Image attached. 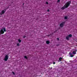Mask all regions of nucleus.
I'll return each instance as SVG.
<instances>
[{"mask_svg":"<svg viewBox=\"0 0 77 77\" xmlns=\"http://www.w3.org/2000/svg\"><path fill=\"white\" fill-rule=\"evenodd\" d=\"M71 1H69V2H67L65 4V5L66 6V8H68L69 7L70 5V4H71Z\"/></svg>","mask_w":77,"mask_h":77,"instance_id":"1","label":"nucleus"},{"mask_svg":"<svg viewBox=\"0 0 77 77\" xmlns=\"http://www.w3.org/2000/svg\"><path fill=\"white\" fill-rule=\"evenodd\" d=\"M8 58H9V56L8 55H5V58H4L5 61H7L8 59Z\"/></svg>","mask_w":77,"mask_h":77,"instance_id":"2","label":"nucleus"},{"mask_svg":"<svg viewBox=\"0 0 77 77\" xmlns=\"http://www.w3.org/2000/svg\"><path fill=\"white\" fill-rule=\"evenodd\" d=\"M65 24V22H63L62 23H61L60 25V27H63V25H64Z\"/></svg>","mask_w":77,"mask_h":77,"instance_id":"3","label":"nucleus"},{"mask_svg":"<svg viewBox=\"0 0 77 77\" xmlns=\"http://www.w3.org/2000/svg\"><path fill=\"white\" fill-rule=\"evenodd\" d=\"M5 12H6V10H5V11H4V10H2V13H0L1 15H2V14H4Z\"/></svg>","mask_w":77,"mask_h":77,"instance_id":"4","label":"nucleus"},{"mask_svg":"<svg viewBox=\"0 0 77 77\" xmlns=\"http://www.w3.org/2000/svg\"><path fill=\"white\" fill-rule=\"evenodd\" d=\"M0 33L1 34H3L5 33V32L3 31V29H2L0 31Z\"/></svg>","mask_w":77,"mask_h":77,"instance_id":"5","label":"nucleus"},{"mask_svg":"<svg viewBox=\"0 0 77 77\" xmlns=\"http://www.w3.org/2000/svg\"><path fill=\"white\" fill-rule=\"evenodd\" d=\"M69 55L70 56V57H74V55H72V54L71 53V52H69Z\"/></svg>","mask_w":77,"mask_h":77,"instance_id":"6","label":"nucleus"},{"mask_svg":"<svg viewBox=\"0 0 77 77\" xmlns=\"http://www.w3.org/2000/svg\"><path fill=\"white\" fill-rule=\"evenodd\" d=\"M65 8H66V6L65 5L63 7L61 8V9H62V10H63V9H65Z\"/></svg>","mask_w":77,"mask_h":77,"instance_id":"7","label":"nucleus"},{"mask_svg":"<svg viewBox=\"0 0 77 77\" xmlns=\"http://www.w3.org/2000/svg\"><path fill=\"white\" fill-rule=\"evenodd\" d=\"M66 38L67 40H69V37L68 35L66 37Z\"/></svg>","mask_w":77,"mask_h":77,"instance_id":"8","label":"nucleus"},{"mask_svg":"<svg viewBox=\"0 0 77 77\" xmlns=\"http://www.w3.org/2000/svg\"><path fill=\"white\" fill-rule=\"evenodd\" d=\"M50 42L49 41H46V44H50Z\"/></svg>","mask_w":77,"mask_h":77,"instance_id":"9","label":"nucleus"},{"mask_svg":"<svg viewBox=\"0 0 77 77\" xmlns=\"http://www.w3.org/2000/svg\"><path fill=\"white\" fill-rule=\"evenodd\" d=\"M68 36L69 38H71V37H72V35H71V34H70V35H68Z\"/></svg>","mask_w":77,"mask_h":77,"instance_id":"10","label":"nucleus"},{"mask_svg":"<svg viewBox=\"0 0 77 77\" xmlns=\"http://www.w3.org/2000/svg\"><path fill=\"white\" fill-rule=\"evenodd\" d=\"M72 54H76V52H75V51H73Z\"/></svg>","mask_w":77,"mask_h":77,"instance_id":"11","label":"nucleus"},{"mask_svg":"<svg viewBox=\"0 0 77 77\" xmlns=\"http://www.w3.org/2000/svg\"><path fill=\"white\" fill-rule=\"evenodd\" d=\"M62 59V58L61 57H60L59 58V60L60 61H61Z\"/></svg>","mask_w":77,"mask_h":77,"instance_id":"12","label":"nucleus"},{"mask_svg":"<svg viewBox=\"0 0 77 77\" xmlns=\"http://www.w3.org/2000/svg\"><path fill=\"white\" fill-rule=\"evenodd\" d=\"M3 30L4 32H6V29H5V28H3Z\"/></svg>","mask_w":77,"mask_h":77,"instance_id":"13","label":"nucleus"},{"mask_svg":"<svg viewBox=\"0 0 77 77\" xmlns=\"http://www.w3.org/2000/svg\"><path fill=\"white\" fill-rule=\"evenodd\" d=\"M18 42H21V40H20V39H19L18 40Z\"/></svg>","mask_w":77,"mask_h":77,"instance_id":"14","label":"nucleus"},{"mask_svg":"<svg viewBox=\"0 0 77 77\" xmlns=\"http://www.w3.org/2000/svg\"><path fill=\"white\" fill-rule=\"evenodd\" d=\"M64 19H65V20H66V19H67V17H64Z\"/></svg>","mask_w":77,"mask_h":77,"instance_id":"15","label":"nucleus"},{"mask_svg":"<svg viewBox=\"0 0 77 77\" xmlns=\"http://www.w3.org/2000/svg\"><path fill=\"white\" fill-rule=\"evenodd\" d=\"M24 58H25V59H27V56H25Z\"/></svg>","mask_w":77,"mask_h":77,"instance_id":"16","label":"nucleus"},{"mask_svg":"<svg viewBox=\"0 0 77 77\" xmlns=\"http://www.w3.org/2000/svg\"><path fill=\"white\" fill-rule=\"evenodd\" d=\"M17 46H20V44H19V43H17Z\"/></svg>","mask_w":77,"mask_h":77,"instance_id":"17","label":"nucleus"},{"mask_svg":"<svg viewBox=\"0 0 77 77\" xmlns=\"http://www.w3.org/2000/svg\"><path fill=\"white\" fill-rule=\"evenodd\" d=\"M52 35V34H51L49 35H48V36H50V35Z\"/></svg>","mask_w":77,"mask_h":77,"instance_id":"18","label":"nucleus"},{"mask_svg":"<svg viewBox=\"0 0 77 77\" xmlns=\"http://www.w3.org/2000/svg\"><path fill=\"white\" fill-rule=\"evenodd\" d=\"M12 73H13V74H14V75H15V73L14 72H12Z\"/></svg>","mask_w":77,"mask_h":77,"instance_id":"19","label":"nucleus"},{"mask_svg":"<svg viewBox=\"0 0 77 77\" xmlns=\"http://www.w3.org/2000/svg\"><path fill=\"white\" fill-rule=\"evenodd\" d=\"M60 0H58L57 2H60Z\"/></svg>","mask_w":77,"mask_h":77,"instance_id":"20","label":"nucleus"},{"mask_svg":"<svg viewBox=\"0 0 77 77\" xmlns=\"http://www.w3.org/2000/svg\"><path fill=\"white\" fill-rule=\"evenodd\" d=\"M57 39L58 41H59V38H57Z\"/></svg>","mask_w":77,"mask_h":77,"instance_id":"21","label":"nucleus"},{"mask_svg":"<svg viewBox=\"0 0 77 77\" xmlns=\"http://www.w3.org/2000/svg\"><path fill=\"white\" fill-rule=\"evenodd\" d=\"M46 4H47V5H48V3L47 2H46Z\"/></svg>","mask_w":77,"mask_h":77,"instance_id":"22","label":"nucleus"},{"mask_svg":"<svg viewBox=\"0 0 77 77\" xmlns=\"http://www.w3.org/2000/svg\"><path fill=\"white\" fill-rule=\"evenodd\" d=\"M26 36H23V38H26Z\"/></svg>","mask_w":77,"mask_h":77,"instance_id":"23","label":"nucleus"},{"mask_svg":"<svg viewBox=\"0 0 77 77\" xmlns=\"http://www.w3.org/2000/svg\"><path fill=\"white\" fill-rule=\"evenodd\" d=\"M48 12H49L50 11V10L49 9L48 10H47Z\"/></svg>","mask_w":77,"mask_h":77,"instance_id":"24","label":"nucleus"},{"mask_svg":"<svg viewBox=\"0 0 77 77\" xmlns=\"http://www.w3.org/2000/svg\"><path fill=\"white\" fill-rule=\"evenodd\" d=\"M55 63H55V62H53V64H55Z\"/></svg>","mask_w":77,"mask_h":77,"instance_id":"25","label":"nucleus"},{"mask_svg":"<svg viewBox=\"0 0 77 77\" xmlns=\"http://www.w3.org/2000/svg\"><path fill=\"white\" fill-rule=\"evenodd\" d=\"M24 3H23V5H24Z\"/></svg>","mask_w":77,"mask_h":77,"instance_id":"26","label":"nucleus"},{"mask_svg":"<svg viewBox=\"0 0 77 77\" xmlns=\"http://www.w3.org/2000/svg\"><path fill=\"white\" fill-rule=\"evenodd\" d=\"M75 51H77V50H75Z\"/></svg>","mask_w":77,"mask_h":77,"instance_id":"27","label":"nucleus"},{"mask_svg":"<svg viewBox=\"0 0 77 77\" xmlns=\"http://www.w3.org/2000/svg\"><path fill=\"white\" fill-rule=\"evenodd\" d=\"M58 62H59V61H58Z\"/></svg>","mask_w":77,"mask_h":77,"instance_id":"28","label":"nucleus"},{"mask_svg":"<svg viewBox=\"0 0 77 77\" xmlns=\"http://www.w3.org/2000/svg\"><path fill=\"white\" fill-rule=\"evenodd\" d=\"M0 34H1V33L0 32Z\"/></svg>","mask_w":77,"mask_h":77,"instance_id":"29","label":"nucleus"}]
</instances>
